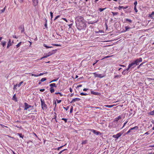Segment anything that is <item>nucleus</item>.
<instances>
[{
	"label": "nucleus",
	"mask_w": 154,
	"mask_h": 154,
	"mask_svg": "<svg viewBox=\"0 0 154 154\" xmlns=\"http://www.w3.org/2000/svg\"><path fill=\"white\" fill-rule=\"evenodd\" d=\"M45 73H41L40 74L38 75H36V74H31V75L32 76H34L35 77H38L40 76H41L42 75H43Z\"/></svg>",
	"instance_id": "15"
},
{
	"label": "nucleus",
	"mask_w": 154,
	"mask_h": 154,
	"mask_svg": "<svg viewBox=\"0 0 154 154\" xmlns=\"http://www.w3.org/2000/svg\"><path fill=\"white\" fill-rule=\"evenodd\" d=\"M78 21L76 23L77 29L81 30L85 29L86 26L85 21L82 16H78L77 17Z\"/></svg>",
	"instance_id": "1"
},
{
	"label": "nucleus",
	"mask_w": 154,
	"mask_h": 154,
	"mask_svg": "<svg viewBox=\"0 0 154 154\" xmlns=\"http://www.w3.org/2000/svg\"><path fill=\"white\" fill-rule=\"evenodd\" d=\"M134 10H135V12H137V11H138V10L137 9L136 6H134Z\"/></svg>",
	"instance_id": "51"
},
{
	"label": "nucleus",
	"mask_w": 154,
	"mask_h": 154,
	"mask_svg": "<svg viewBox=\"0 0 154 154\" xmlns=\"http://www.w3.org/2000/svg\"><path fill=\"white\" fill-rule=\"evenodd\" d=\"M114 106V105H105L103 106L104 107H107L108 108H111L113 106Z\"/></svg>",
	"instance_id": "19"
},
{
	"label": "nucleus",
	"mask_w": 154,
	"mask_h": 154,
	"mask_svg": "<svg viewBox=\"0 0 154 154\" xmlns=\"http://www.w3.org/2000/svg\"><path fill=\"white\" fill-rule=\"evenodd\" d=\"M23 83V81H22L20 82L18 85V87H20V86H21V85Z\"/></svg>",
	"instance_id": "42"
},
{
	"label": "nucleus",
	"mask_w": 154,
	"mask_h": 154,
	"mask_svg": "<svg viewBox=\"0 0 154 154\" xmlns=\"http://www.w3.org/2000/svg\"><path fill=\"white\" fill-rule=\"evenodd\" d=\"M88 90V88H84L83 89V91H87Z\"/></svg>",
	"instance_id": "60"
},
{
	"label": "nucleus",
	"mask_w": 154,
	"mask_h": 154,
	"mask_svg": "<svg viewBox=\"0 0 154 154\" xmlns=\"http://www.w3.org/2000/svg\"><path fill=\"white\" fill-rule=\"evenodd\" d=\"M57 80V79H54V80H52L50 82V83H51V82H56V81Z\"/></svg>",
	"instance_id": "49"
},
{
	"label": "nucleus",
	"mask_w": 154,
	"mask_h": 154,
	"mask_svg": "<svg viewBox=\"0 0 154 154\" xmlns=\"http://www.w3.org/2000/svg\"><path fill=\"white\" fill-rule=\"evenodd\" d=\"M50 14L51 17V19L52 20V18L53 17V13L52 12H50Z\"/></svg>",
	"instance_id": "39"
},
{
	"label": "nucleus",
	"mask_w": 154,
	"mask_h": 154,
	"mask_svg": "<svg viewBox=\"0 0 154 154\" xmlns=\"http://www.w3.org/2000/svg\"><path fill=\"white\" fill-rule=\"evenodd\" d=\"M32 4L34 7H36L38 5V0H32Z\"/></svg>",
	"instance_id": "10"
},
{
	"label": "nucleus",
	"mask_w": 154,
	"mask_h": 154,
	"mask_svg": "<svg viewBox=\"0 0 154 154\" xmlns=\"http://www.w3.org/2000/svg\"><path fill=\"white\" fill-rule=\"evenodd\" d=\"M0 125L2 126V128H3L4 127H6V128H7V126H4V125H2V124H0Z\"/></svg>",
	"instance_id": "58"
},
{
	"label": "nucleus",
	"mask_w": 154,
	"mask_h": 154,
	"mask_svg": "<svg viewBox=\"0 0 154 154\" xmlns=\"http://www.w3.org/2000/svg\"><path fill=\"white\" fill-rule=\"evenodd\" d=\"M60 17V15H57V16L54 19V20H56L59 17Z\"/></svg>",
	"instance_id": "47"
},
{
	"label": "nucleus",
	"mask_w": 154,
	"mask_h": 154,
	"mask_svg": "<svg viewBox=\"0 0 154 154\" xmlns=\"http://www.w3.org/2000/svg\"><path fill=\"white\" fill-rule=\"evenodd\" d=\"M54 114H55V115L54 116V119H56V117H57V116H56V115H57V114H56V112H54Z\"/></svg>",
	"instance_id": "62"
},
{
	"label": "nucleus",
	"mask_w": 154,
	"mask_h": 154,
	"mask_svg": "<svg viewBox=\"0 0 154 154\" xmlns=\"http://www.w3.org/2000/svg\"><path fill=\"white\" fill-rule=\"evenodd\" d=\"M122 118V117L121 116H118V117L116 118L114 120V122H117L120 119H121Z\"/></svg>",
	"instance_id": "13"
},
{
	"label": "nucleus",
	"mask_w": 154,
	"mask_h": 154,
	"mask_svg": "<svg viewBox=\"0 0 154 154\" xmlns=\"http://www.w3.org/2000/svg\"><path fill=\"white\" fill-rule=\"evenodd\" d=\"M47 80V79L46 78H42L41 80V82H43Z\"/></svg>",
	"instance_id": "27"
},
{
	"label": "nucleus",
	"mask_w": 154,
	"mask_h": 154,
	"mask_svg": "<svg viewBox=\"0 0 154 154\" xmlns=\"http://www.w3.org/2000/svg\"><path fill=\"white\" fill-rule=\"evenodd\" d=\"M142 59L141 57H140L138 59H137L135 60L134 61V62L136 65H138L139 64V63L142 62Z\"/></svg>",
	"instance_id": "5"
},
{
	"label": "nucleus",
	"mask_w": 154,
	"mask_h": 154,
	"mask_svg": "<svg viewBox=\"0 0 154 154\" xmlns=\"http://www.w3.org/2000/svg\"><path fill=\"white\" fill-rule=\"evenodd\" d=\"M123 8H124V6H119L118 8L119 10H120L122 8L123 9Z\"/></svg>",
	"instance_id": "38"
},
{
	"label": "nucleus",
	"mask_w": 154,
	"mask_h": 154,
	"mask_svg": "<svg viewBox=\"0 0 154 154\" xmlns=\"http://www.w3.org/2000/svg\"><path fill=\"white\" fill-rule=\"evenodd\" d=\"M87 140H83L82 142V144H86L87 143Z\"/></svg>",
	"instance_id": "31"
},
{
	"label": "nucleus",
	"mask_w": 154,
	"mask_h": 154,
	"mask_svg": "<svg viewBox=\"0 0 154 154\" xmlns=\"http://www.w3.org/2000/svg\"><path fill=\"white\" fill-rule=\"evenodd\" d=\"M143 64V63H141L139 66H137V68L139 69L140 67L142 66V65Z\"/></svg>",
	"instance_id": "48"
},
{
	"label": "nucleus",
	"mask_w": 154,
	"mask_h": 154,
	"mask_svg": "<svg viewBox=\"0 0 154 154\" xmlns=\"http://www.w3.org/2000/svg\"><path fill=\"white\" fill-rule=\"evenodd\" d=\"M51 87L50 88V91L51 93H52L54 92V90L53 88V87H56L55 83H52L49 85Z\"/></svg>",
	"instance_id": "3"
},
{
	"label": "nucleus",
	"mask_w": 154,
	"mask_h": 154,
	"mask_svg": "<svg viewBox=\"0 0 154 154\" xmlns=\"http://www.w3.org/2000/svg\"><path fill=\"white\" fill-rule=\"evenodd\" d=\"M5 8L6 7H5L2 9L1 10V11L3 13L5 11Z\"/></svg>",
	"instance_id": "41"
},
{
	"label": "nucleus",
	"mask_w": 154,
	"mask_h": 154,
	"mask_svg": "<svg viewBox=\"0 0 154 154\" xmlns=\"http://www.w3.org/2000/svg\"><path fill=\"white\" fill-rule=\"evenodd\" d=\"M137 1H135V2H134V5H135V6H136V5L137 4Z\"/></svg>",
	"instance_id": "53"
},
{
	"label": "nucleus",
	"mask_w": 154,
	"mask_h": 154,
	"mask_svg": "<svg viewBox=\"0 0 154 154\" xmlns=\"http://www.w3.org/2000/svg\"><path fill=\"white\" fill-rule=\"evenodd\" d=\"M69 91L70 92L72 93V89L71 88H69Z\"/></svg>",
	"instance_id": "63"
},
{
	"label": "nucleus",
	"mask_w": 154,
	"mask_h": 154,
	"mask_svg": "<svg viewBox=\"0 0 154 154\" xmlns=\"http://www.w3.org/2000/svg\"><path fill=\"white\" fill-rule=\"evenodd\" d=\"M22 42H20L19 43L16 45V46L17 48H18L21 45Z\"/></svg>",
	"instance_id": "24"
},
{
	"label": "nucleus",
	"mask_w": 154,
	"mask_h": 154,
	"mask_svg": "<svg viewBox=\"0 0 154 154\" xmlns=\"http://www.w3.org/2000/svg\"><path fill=\"white\" fill-rule=\"evenodd\" d=\"M154 14V11H152L151 14L149 15V17H152V15Z\"/></svg>",
	"instance_id": "29"
},
{
	"label": "nucleus",
	"mask_w": 154,
	"mask_h": 154,
	"mask_svg": "<svg viewBox=\"0 0 154 154\" xmlns=\"http://www.w3.org/2000/svg\"><path fill=\"white\" fill-rule=\"evenodd\" d=\"M49 57V55H48V54H47L45 56H44V57H42L41 58V59H42L43 58H47V57Z\"/></svg>",
	"instance_id": "34"
},
{
	"label": "nucleus",
	"mask_w": 154,
	"mask_h": 154,
	"mask_svg": "<svg viewBox=\"0 0 154 154\" xmlns=\"http://www.w3.org/2000/svg\"><path fill=\"white\" fill-rule=\"evenodd\" d=\"M17 85H17V84H16V85H14V88H13V89H16V87H17Z\"/></svg>",
	"instance_id": "50"
},
{
	"label": "nucleus",
	"mask_w": 154,
	"mask_h": 154,
	"mask_svg": "<svg viewBox=\"0 0 154 154\" xmlns=\"http://www.w3.org/2000/svg\"><path fill=\"white\" fill-rule=\"evenodd\" d=\"M61 120H64V121L65 123H66L67 122V119H65L64 118H62L61 119Z\"/></svg>",
	"instance_id": "36"
},
{
	"label": "nucleus",
	"mask_w": 154,
	"mask_h": 154,
	"mask_svg": "<svg viewBox=\"0 0 154 154\" xmlns=\"http://www.w3.org/2000/svg\"><path fill=\"white\" fill-rule=\"evenodd\" d=\"M105 9H106V8H100L99 9V11L100 12H102V11H103L104 10H105Z\"/></svg>",
	"instance_id": "40"
},
{
	"label": "nucleus",
	"mask_w": 154,
	"mask_h": 154,
	"mask_svg": "<svg viewBox=\"0 0 154 154\" xmlns=\"http://www.w3.org/2000/svg\"><path fill=\"white\" fill-rule=\"evenodd\" d=\"M57 103H59L61 102L62 100H58L57 99Z\"/></svg>",
	"instance_id": "45"
},
{
	"label": "nucleus",
	"mask_w": 154,
	"mask_h": 154,
	"mask_svg": "<svg viewBox=\"0 0 154 154\" xmlns=\"http://www.w3.org/2000/svg\"><path fill=\"white\" fill-rule=\"evenodd\" d=\"M41 104L42 106V108L43 110H46L47 109V105L45 103V102L44 100H42V99H41Z\"/></svg>",
	"instance_id": "2"
},
{
	"label": "nucleus",
	"mask_w": 154,
	"mask_h": 154,
	"mask_svg": "<svg viewBox=\"0 0 154 154\" xmlns=\"http://www.w3.org/2000/svg\"><path fill=\"white\" fill-rule=\"evenodd\" d=\"M135 64L134 63V62H133L132 63L129 64L128 66V68L126 69L125 70L128 71L129 69H130L131 68H134V67H135Z\"/></svg>",
	"instance_id": "7"
},
{
	"label": "nucleus",
	"mask_w": 154,
	"mask_h": 154,
	"mask_svg": "<svg viewBox=\"0 0 154 154\" xmlns=\"http://www.w3.org/2000/svg\"><path fill=\"white\" fill-rule=\"evenodd\" d=\"M69 107L67 106L66 107H63V108L65 109L66 111H67L69 109Z\"/></svg>",
	"instance_id": "46"
},
{
	"label": "nucleus",
	"mask_w": 154,
	"mask_h": 154,
	"mask_svg": "<svg viewBox=\"0 0 154 154\" xmlns=\"http://www.w3.org/2000/svg\"><path fill=\"white\" fill-rule=\"evenodd\" d=\"M57 51V50H53L51 52H49L47 54L48 55H49V56L51 55H52L53 54L55 53V51Z\"/></svg>",
	"instance_id": "14"
},
{
	"label": "nucleus",
	"mask_w": 154,
	"mask_h": 154,
	"mask_svg": "<svg viewBox=\"0 0 154 154\" xmlns=\"http://www.w3.org/2000/svg\"><path fill=\"white\" fill-rule=\"evenodd\" d=\"M19 28L20 29H21V32H23L24 31V28L23 25H21L20 26Z\"/></svg>",
	"instance_id": "17"
},
{
	"label": "nucleus",
	"mask_w": 154,
	"mask_h": 154,
	"mask_svg": "<svg viewBox=\"0 0 154 154\" xmlns=\"http://www.w3.org/2000/svg\"><path fill=\"white\" fill-rule=\"evenodd\" d=\"M62 19L64 20V21H66V22H67V20H66V19L65 18H62Z\"/></svg>",
	"instance_id": "56"
},
{
	"label": "nucleus",
	"mask_w": 154,
	"mask_h": 154,
	"mask_svg": "<svg viewBox=\"0 0 154 154\" xmlns=\"http://www.w3.org/2000/svg\"><path fill=\"white\" fill-rule=\"evenodd\" d=\"M111 56H106L105 57H104V58H103V59H102L101 60H103V59H104L107 58L109 57H111Z\"/></svg>",
	"instance_id": "44"
},
{
	"label": "nucleus",
	"mask_w": 154,
	"mask_h": 154,
	"mask_svg": "<svg viewBox=\"0 0 154 154\" xmlns=\"http://www.w3.org/2000/svg\"><path fill=\"white\" fill-rule=\"evenodd\" d=\"M53 105L54 106V109L55 110L57 106L56 102V101H54L53 102Z\"/></svg>",
	"instance_id": "21"
},
{
	"label": "nucleus",
	"mask_w": 154,
	"mask_h": 154,
	"mask_svg": "<svg viewBox=\"0 0 154 154\" xmlns=\"http://www.w3.org/2000/svg\"><path fill=\"white\" fill-rule=\"evenodd\" d=\"M45 89H41L40 90V91L41 92H43L45 91Z\"/></svg>",
	"instance_id": "55"
},
{
	"label": "nucleus",
	"mask_w": 154,
	"mask_h": 154,
	"mask_svg": "<svg viewBox=\"0 0 154 154\" xmlns=\"http://www.w3.org/2000/svg\"><path fill=\"white\" fill-rule=\"evenodd\" d=\"M81 100L80 99L78 98H74L72 99L71 102H70V103H74L76 101H79Z\"/></svg>",
	"instance_id": "12"
},
{
	"label": "nucleus",
	"mask_w": 154,
	"mask_h": 154,
	"mask_svg": "<svg viewBox=\"0 0 154 154\" xmlns=\"http://www.w3.org/2000/svg\"><path fill=\"white\" fill-rule=\"evenodd\" d=\"M150 114L151 115H154V110L151 111L150 112Z\"/></svg>",
	"instance_id": "43"
},
{
	"label": "nucleus",
	"mask_w": 154,
	"mask_h": 154,
	"mask_svg": "<svg viewBox=\"0 0 154 154\" xmlns=\"http://www.w3.org/2000/svg\"><path fill=\"white\" fill-rule=\"evenodd\" d=\"M112 13L113 16H114L115 15H117L119 14V13L118 12H112Z\"/></svg>",
	"instance_id": "22"
},
{
	"label": "nucleus",
	"mask_w": 154,
	"mask_h": 154,
	"mask_svg": "<svg viewBox=\"0 0 154 154\" xmlns=\"http://www.w3.org/2000/svg\"><path fill=\"white\" fill-rule=\"evenodd\" d=\"M122 75H116L114 76V78H120L121 77Z\"/></svg>",
	"instance_id": "28"
},
{
	"label": "nucleus",
	"mask_w": 154,
	"mask_h": 154,
	"mask_svg": "<svg viewBox=\"0 0 154 154\" xmlns=\"http://www.w3.org/2000/svg\"><path fill=\"white\" fill-rule=\"evenodd\" d=\"M17 135L19 136L20 137L22 138H23L24 136L22 135V134L18 133H17Z\"/></svg>",
	"instance_id": "18"
},
{
	"label": "nucleus",
	"mask_w": 154,
	"mask_h": 154,
	"mask_svg": "<svg viewBox=\"0 0 154 154\" xmlns=\"http://www.w3.org/2000/svg\"><path fill=\"white\" fill-rule=\"evenodd\" d=\"M82 86V85H78V86H77V88H79V87H81Z\"/></svg>",
	"instance_id": "61"
},
{
	"label": "nucleus",
	"mask_w": 154,
	"mask_h": 154,
	"mask_svg": "<svg viewBox=\"0 0 154 154\" xmlns=\"http://www.w3.org/2000/svg\"><path fill=\"white\" fill-rule=\"evenodd\" d=\"M95 108L96 109H101V108L100 107H95Z\"/></svg>",
	"instance_id": "57"
},
{
	"label": "nucleus",
	"mask_w": 154,
	"mask_h": 154,
	"mask_svg": "<svg viewBox=\"0 0 154 154\" xmlns=\"http://www.w3.org/2000/svg\"><path fill=\"white\" fill-rule=\"evenodd\" d=\"M12 99L13 100H17V98H16V95L15 94H14V96H13V97Z\"/></svg>",
	"instance_id": "32"
},
{
	"label": "nucleus",
	"mask_w": 154,
	"mask_h": 154,
	"mask_svg": "<svg viewBox=\"0 0 154 154\" xmlns=\"http://www.w3.org/2000/svg\"><path fill=\"white\" fill-rule=\"evenodd\" d=\"M128 122L127 121H126V122H125L124 124V125H123L122 127V129L126 125V124H127V123Z\"/></svg>",
	"instance_id": "52"
},
{
	"label": "nucleus",
	"mask_w": 154,
	"mask_h": 154,
	"mask_svg": "<svg viewBox=\"0 0 154 154\" xmlns=\"http://www.w3.org/2000/svg\"><path fill=\"white\" fill-rule=\"evenodd\" d=\"M128 8V6H126L125 7H124L123 9H126L127 8Z\"/></svg>",
	"instance_id": "64"
},
{
	"label": "nucleus",
	"mask_w": 154,
	"mask_h": 154,
	"mask_svg": "<svg viewBox=\"0 0 154 154\" xmlns=\"http://www.w3.org/2000/svg\"><path fill=\"white\" fill-rule=\"evenodd\" d=\"M80 95L82 96H86L88 95L86 93H80Z\"/></svg>",
	"instance_id": "30"
},
{
	"label": "nucleus",
	"mask_w": 154,
	"mask_h": 154,
	"mask_svg": "<svg viewBox=\"0 0 154 154\" xmlns=\"http://www.w3.org/2000/svg\"><path fill=\"white\" fill-rule=\"evenodd\" d=\"M6 44V42L5 41L2 42H1V44H2L3 47H4Z\"/></svg>",
	"instance_id": "25"
},
{
	"label": "nucleus",
	"mask_w": 154,
	"mask_h": 154,
	"mask_svg": "<svg viewBox=\"0 0 154 154\" xmlns=\"http://www.w3.org/2000/svg\"><path fill=\"white\" fill-rule=\"evenodd\" d=\"M18 1L20 3H22L23 2V0H18Z\"/></svg>",
	"instance_id": "59"
},
{
	"label": "nucleus",
	"mask_w": 154,
	"mask_h": 154,
	"mask_svg": "<svg viewBox=\"0 0 154 154\" xmlns=\"http://www.w3.org/2000/svg\"><path fill=\"white\" fill-rule=\"evenodd\" d=\"M43 46L44 47H45L47 48H52V46H48L45 44H43Z\"/></svg>",
	"instance_id": "23"
},
{
	"label": "nucleus",
	"mask_w": 154,
	"mask_h": 154,
	"mask_svg": "<svg viewBox=\"0 0 154 154\" xmlns=\"http://www.w3.org/2000/svg\"><path fill=\"white\" fill-rule=\"evenodd\" d=\"M52 45L53 46H61V45H58V44H52Z\"/></svg>",
	"instance_id": "37"
},
{
	"label": "nucleus",
	"mask_w": 154,
	"mask_h": 154,
	"mask_svg": "<svg viewBox=\"0 0 154 154\" xmlns=\"http://www.w3.org/2000/svg\"><path fill=\"white\" fill-rule=\"evenodd\" d=\"M72 110H73V107H72V106L71 108L70 109V112L71 113L72 112Z\"/></svg>",
	"instance_id": "54"
},
{
	"label": "nucleus",
	"mask_w": 154,
	"mask_h": 154,
	"mask_svg": "<svg viewBox=\"0 0 154 154\" xmlns=\"http://www.w3.org/2000/svg\"><path fill=\"white\" fill-rule=\"evenodd\" d=\"M8 45H10V46L11 45V40L10 39H9V41L8 43Z\"/></svg>",
	"instance_id": "33"
},
{
	"label": "nucleus",
	"mask_w": 154,
	"mask_h": 154,
	"mask_svg": "<svg viewBox=\"0 0 154 154\" xmlns=\"http://www.w3.org/2000/svg\"><path fill=\"white\" fill-rule=\"evenodd\" d=\"M125 31H128L129 29L131 28L129 26H126L125 27Z\"/></svg>",
	"instance_id": "20"
},
{
	"label": "nucleus",
	"mask_w": 154,
	"mask_h": 154,
	"mask_svg": "<svg viewBox=\"0 0 154 154\" xmlns=\"http://www.w3.org/2000/svg\"><path fill=\"white\" fill-rule=\"evenodd\" d=\"M66 150H67V149H64L61 151H60L59 153H58V154H61L64 151H65Z\"/></svg>",
	"instance_id": "35"
},
{
	"label": "nucleus",
	"mask_w": 154,
	"mask_h": 154,
	"mask_svg": "<svg viewBox=\"0 0 154 154\" xmlns=\"http://www.w3.org/2000/svg\"><path fill=\"white\" fill-rule=\"evenodd\" d=\"M89 131H91V132H93L94 134H95L97 135H101V133L100 132L98 131H96L95 130L89 129Z\"/></svg>",
	"instance_id": "8"
},
{
	"label": "nucleus",
	"mask_w": 154,
	"mask_h": 154,
	"mask_svg": "<svg viewBox=\"0 0 154 154\" xmlns=\"http://www.w3.org/2000/svg\"><path fill=\"white\" fill-rule=\"evenodd\" d=\"M138 129V127L137 126H135L133 128H132L131 129H130L125 134H128L129 133H130L131 131V130H133L134 129L137 130Z\"/></svg>",
	"instance_id": "11"
},
{
	"label": "nucleus",
	"mask_w": 154,
	"mask_h": 154,
	"mask_svg": "<svg viewBox=\"0 0 154 154\" xmlns=\"http://www.w3.org/2000/svg\"><path fill=\"white\" fill-rule=\"evenodd\" d=\"M91 94L94 95H98L100 93L98 92H95L92 91H91Z\"/></svg>",
	"instance_id": "16"
},
{
	"label": "nucleus",
	"mask_w": 154,
	"mask_h": 154,
	"mask_svg": "<svg viewBox=\"0 0 154 154\" xmlns=\"http://www.w3.org/2000/svg\"><path fill=\"white\" fill-rule=\"evenodd\" d=\"M24 110H27L29 108L31 107L32 106L29 105L26 103L25 102L24 103ZM33 106H32L33 107Z\"/></svg>",
	"instance_id": "9"
},
{
	"label": "nucleus",
	"mask_w": 154,
	"mask_h": 154,
	"mask_svg": "<svg viewBox=\"0 0 154 154\" xmlns=\"http://www.w3.org/2000/svg\"><path fill=\"white\" fill-rule=\"evenodd\" d=\"M126 21L128 22L129 23H131L132 22V20H131V19H125Z\"/></svg>",
	"instance_id": "26"
},
{
	"label": "nucleus",
	"mask_w": 154,
	"mask_h": 154,
	"mask_svg": "<svg viewBox=\"0 0 154 154\" xmlns=\"http://www.w3.org/2000/svg\"><path fill=\"white\" fill-rule=\"evenodd\" d=\"M123 131H121L116 134L113 135L112 136V137L114 138H115L117 139L123 134Z\"/></svg>",
	"instance_id": "6"
},
{
	"label": "nucleus",
	"mask_w": 154,
	"mask_h": 154,
	"mask_svg": "<svg viewBox=\"0 0 154 154\" xmlns=\"http://www.w3.org/2000/svg\"><path fill=\"white\" fill-rule=\"evenodd\" d=\"M93 74L95 77H98L100 78H102L105 76V74H99L97 73L96 72L93 73Z\"/></svg>",
	"instance_id": "4"
}]
</instances>
